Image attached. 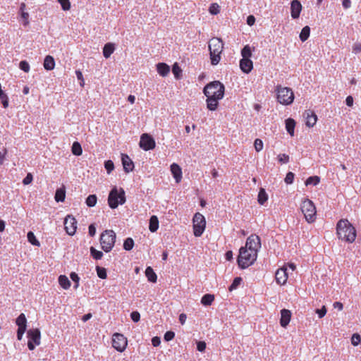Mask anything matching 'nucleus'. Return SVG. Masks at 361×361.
<instances>
[{
	"label": "nucleus",
	"mask_w": 361,
	"mask_h": 361,
	"mask_svg": "<svg viewBox=\"0 0 361 361\" xmlns=\"http://www.w3.org/2000/svg\"><path fill=\"white\" fill-rule=\"evenodd\" d=\"M97 201V197L95 195H90L86 199V204L88 207H94Z\"/></svg>",
	"instance_id": "obj_41"
},
{
	"label": "nucleus",
	"mask_w": 361,
	"mask_h": 361,
	"mask_svg": "<svg viewBox=\"0 0 361 361\" xmlns=\"http://www.w3.org/2000/svg\"><path fill=\"white\" fill-rule=\"evenodd\" d=\"M224 85L219 81L209 82L203 90L206 97H217V99H222L224 97Z\"/></svg>",
	"instance_id": "obj_6"
},
{
	"label": "nucleus",
	"mask_w": 361,
	"mask_h": 361,
	"mask_svg": "<svg viewBox=\"0 0 361 361\" xmlns=\"http://www.w3.org/2000/svg\"><path fill=\"white\" fill-rule=\"evenodd\" d=\"M7 153L8 150L6 147L3 149L2 152H0V165L4 164Z\"/></svg>",
	"instance_id": "obj_58"
},
{
	"label": "nucleus",
	"mask_w": 361,
	"mask_h": 361,
	"mask_svg": "<svg viewBox=\"0 0 361 361\" xmlns=\"http://www.w3.org/2000/svg\"><path fill=\"white\" fill-rule=\"evenodd\" d=\"M75 74H76L77 78L80 81V86L83 87L85 85V80H84L82 72L80 71H76Z\"/></svg>",
	"instance_id": "obj_56"
},
{
	"label": "nucleus",
	"mask_w": 361,
	"mask_h": 361,
	"mask_svg": "<svg viewBox=\"0 0 361 361\" xmlns=\"http://www.w3.org/2000/svg\"><path fill=\"white\" fill-rule=\"evenodd\" d=\"M206 228L204 216L200 212L195 214L192 218L193 234L195 237H200Z\"/></svg>",
	"instance_id": "obj_9"
},
{
	"label": "nucleus",
	"mask_w": 361,
	"mask_h": 361,
	"mask_svg": "<svg viewBox=\"0 0 361 361\" xmlns=\"http://www.w3.org/2000/svg\"><path fill=\"white\" fill-rule=\"evenodd\" d=\"M115 50V46L113 43H106L103 48V55L104 58L108 59L114 53Z\"/></svg>",
	"instance_id": "obj_25"
},
{
	"label": "nucleus",
	"mask_w": 361,
	"mask_h": 361,
	"mask_svg": "<svg viewBox=\"0 0 361 361\" xmlns=\"http://www.w3.org/2000/svg\"><path fill=\"white\" fill-rule=\"evenodd\" d=\"M209 50L212 65H217L221 61V55L224 50V42L221 39L218 37L211 39L209 42Z\"/></svg>",
	"instance_id": "obj_2"
},
{
	"label": "nucleus",
	"mask_w": 361,
	"mask_h": 361,
	"mask_svg": "<svg viewBox=\"0 0 361 361\" xmlns=\"http://www.w3.org/2000/svg\"><path fill=\"white\" fill-rule=\"evenodd\" d=\"M16 325L18 326V329H26L27 327V319L25 314L21 313L16 320Z\"/></svg>",
	"instance_id": "obj_26"
},
{
	"label": "nucleus",
	"mask_w": 361,
	"mask_h": 361,
	"mask_svg": "<svg viewBox=\"0 0 361 361\" xmlns=\"http://www.w3.org/2000/svg\"><path fill=\"white\" fill-rule=\"evenodd\" d=\"M268 200V195L264 188H261L258 193L257 200L259 204L263 205Z\"/></svg>",
	"instance_id": "obj_34"
},
{
	"label": "nucleus",
	"mask_w": 361,
	"mask_h": 361,
	"mask_svg": "<svg viewBox=\"0 0 361 361\" xmlns=\"http://www.w3.org/2000/svg\"><path fill=\"white\" fill-rule=\"evenodd\" d=\"M128 345L127 338L121 334L115 333L112 337V346L118 352H123Z\"/></svg>",
	"instance_id": "obj_11"
},
{
	"label": "nucleus",
	"mask_w": 361,
	"mask_h": 361,
	"mask_svg": "<svg viewBox=\"0 0 361 361\" xmlns=\"http://www.w3.org/2000/svg\"><path fill=\"white\" fill-rule=\"evenodd\" d=\"M59 285L65 290H67L71 286V281L65 275H60L59 277Z\"/></svg>",
	"instance_id": "obj_32"
},
{
	"label": "nucleus",
	"mask_w": 361,
	"mask_h": 361,
	"mask_svg": "<svg viewBox=\"0 0 361 361\" xmlns=\"http://www.w3.org/2000/svg\"><path fill=\"white\" fill-rule=\"evenodd\" d=\"M294 173H292V172H288L287 173L286 176V178H285V182L287 183V184H291L293 183V180H294Z\"/></svg>",
	"instance_id": "obj_53"
},
{
	"label": "nucleus",
	"mask_w": 361,
	"mask_h": 361,
	"mask_svg": "<svg viewBox=\"0 0 361 361\" xmlns=\"http://www.w3.org/2000/svg\"><path fill=\"white\" fill-rule=\"evenodd\" d=\"M43 66L45 70L52 71L55 67V61L53 56L47 55L45 56Z\"/></svg>",
	"instance_id": "obj_24"
},
{
	"label": "nucleus",
	"mask_w": 361,
	"mask_h": 361,
	"mask_svg": "<svg viewBox=\"0 0 361 361\" xmlns=\"http://www.w3.org/2000/svg\"><path fill=\"white\" fill-rule=\"evenodd\" d=\"M63 10L68 11L71 8V3L69 0H58Z\"/></svg>",
	"instance_id": "obj_51"
},
{
	"label": "nucleus",
	"mask_w": 361,
	"mask_h": 361,
	"mask_svg": "<svg viewBox=\"0 0 361 361\" xmlns=\"http://www.w3.org/2000/svg\"><path fill=\"white\" fill-rule=\"evenodd\" d=\"M157 71L161 76L166 77L170 72V67L165 63H159L157 64Z\"/></svg>",
	"instance_id": "obj_23"
},
{
	"label": "nucleus",
	"mask_w": 361,
	"mask_h": 361,
	"mask_svg": "<svg viewBox=\"0 0 361 361\" xmlns=\"http://www.w3.org/2000/svg\"><path fill=\"white\" fill-rule=\"evenodd\" d=\"M310 35V27L307 25L305 26L300 33V39L302 42L306 41Z\"/></svg>",
	"instance_id": "obj_35"
},
{
	"label": "nucleus",
	"mask_w": 361,
	"mask_h": 361,
	"mask_svg": "<svg viewBox=\"0 0 361 361\" xmlns=\"http://www.w3.org/2000/svg\"><path fill=\"white\" fill-rule=\"evenodd\" d=\"M130 317L133 322H137L140 319V314L138 312L134 311L130 314Z\"/></svg>",
	"instance_id": "obj_57"
},
{
	"label": "nucleus",
	"mask_w": 361,
	"mask_h": 361,
	"mask_svg": "<svg viewBox=\"0 0 361 361\" xmlns=\"http://www.w3.org/2000/svg\"><path fill=\"white\" fill-rule=\"evenodd\" d=\"M20 68L25 73L30 71V65L26 61H21L19 63Z\"/></svg>",
	"instance_id": "obj_50"
},
{
	"label": "nucleus",
	"mask_w": 361,
	"mask_h": 361,
	"mask_svg": "<svg viewBox=\"0 0 361 361\" xmlns=\"http://www.w3.org/2000/svg\"><path fill=\"white\" fill-rule=\"evenodd\" d=\"M88 233H89V235L91 236V237H93L95 235V233H96V228L94 226V225L93 224H90L89 226V228H88Z\"/></svg>",
	"instance_id": "obj_60"
},
{
	"label": "nucleus",
	"mask_w": 361,
	"mask_h": 361,
	"mask_svg": "<svg viewBox=\"0 0 361 361\" xmlns=\"http://www.w3.org/2000/svg\"><path fill=\"white\" fill-rule=\"evenodd\" d=\"M242 281V279L240 277H236L233 279V283L229 286L228 290L232 291L238 288V286L240 284Z\"/></svg>",
	"instance_id": "obj_45"
},
{
	"label": "nucleus",
	"mask_w": 361,
	"mask_h": 361,
	"mask_svg": "<svg viewBox=\"0 0 361 361\" xmlns=\"http://www.w3.org/2000/svg\"><path fill=\"white\" fill-rule=\"evenodd\" d=\"M66 197V190L65 187L58 188L56 191L54 199L56 202H63Z\"/></svg>",
	"instance_id": "obj_30"
},
{
	"label": "nucleus",
	"mask_w": 361,
	"mask_h": 361,
	"mask_svg": "<svg viewBox=\"0 0 361 361\" xmlns=\"http://www.w3.org/2000/svg\"><path fill=\"white\" fill-rule=\"evenodd\" d=\"M305 116L306 118V125L308 127H313L316 124L317 116L314 112L311 110H307L305 113Z\"/></svg>",
	"instance_id": "obj_20"
},
{
	"label": "nucleus",
	"mask_w": 361,
	"mask_h": 361,
	"mask_svg": "<svg viewBox=\"0 0 361 361\" xmlns=\"http://www.w3.org/2000/svg\"><path fill=\"white\" fill-rule=\"evenodd\" d=\"M295 127V121L293 118L286 120V129L290 136L294 135V129Z\"/></svg>",
	"instance_id": "obj_27"
},
{
	"label": "nucleus",
	"mask_w": 361,
	"mask_h": 361,
	"mask_svg": "<svg viewBox=\"0 0 361 361\" xmlns=\"http://www.w3.org/2000/svg\"><path fill=\"white\" fill-rule=\"evenodd\" d=\"M209 11L211 14L216 15L220 12V7L216 3H213L210 5Z\"/></svg>",
	"instance_id": "obj_46"
},
{
	"label": "nucleus",
	"mask_w": 361,
	"mask_h": 361,
	"mask_svg": "<svg viewBox=\"0 0 361 361\" xmlns=\"http://www.w3.org/2000/svg\"><path fill=\"white\" fill-rule=\"evenodd\" d=\"M70 277L75 283H79L80 278L75 272H71L70 274Z\"/></svg>",
	"instance_id": "obj_63"
},
{
	"label": "nucleus",
	"mask_w": 361,
	"mask_h": 361,
	"mask_svg": "<svg viewBox=\"0 0 361 361\" xmlns=\"http://www.w3.org/2000/svg\"><path fill=\"white\" fill-rule=\"evenodd\" d=\"M26 329H18L17 330V338L18 341H20L23 338V336L24 334V333L25 332Z\"/></svg>",
	"instance_id": "obj_64"
},
{
	"label": "nucleus",
	"mask_w": 361,
	"mask_h": 361,
	"mask_svg": "<svg viewBox=\"0 0 361 361\" xmlns=\"http://www.w3.org/2000/svg\"><path fill=\"white\" fill-rule=\"evenodd\" d=\"M300 209L306 221L308 223H313L316 220L317 210L313 202L309 199H305L302 202Z\"/></svg>",
	"instance_id": "obj_7"
},
{
	"label": "nucleus",
	"mask_w": 361,
	"mask_h": 361,
	"mask_svg": "<svg viewBox=\"0 0 361 361\" xmlns=\"http://www.w3.org/2000/svg\"><path fill=\"white\" fill-rule=\"evenodd\" d=\"M139 145L145 151L153 149L156 146L154 138L147 133L141 135Z\"/></svg>",
	"instance_id": "obj_12"
},
{
	"label": "nucleus",
	"mask_w": 361,
	"mask_h": 361,
	"mask_svg": "<svg viewBox=\"0 0 361 361\" xmlns=\"http://www.w3.org/2000/svg\"><path fill=\"white\" fill-rule=\"evenodd\" d=\"M245 247L250 250H253L257 253L261 247L260 238L257 235L252 234L250 235L246 240Z\"/></svg>",
	"instance_id": "obj_14"
},
{
	"label": "nucleus",
	"mask_w": 361,
	"mask_h": 361,
	"mask_svg": "<svg viewBox=\"0 0 361 361\" xmlns=\"http://www.w3.org/2000/svg\"><path fill=\"white\" fill-rule=\"evenodd\" d=\"M64 228L69 235H73L77 229V221L71 215H68L64 220Z\"/></svg>",
	"instance_id": "obj_13"
},
{
	"label": "nucleus",
	"mask_w": 361,
	"mask_h": 361,
	"mask_svg": "<svg viewBox=\"0 0 361 361\" xmlns=\"http://www.w3.org/2000/svg\"><path fill=\"white\" fill-rule=\"evenodd\" d=\"M277 100L283 105H289L294 100V94L293 90L286 87L278 85L276 87Z\"/></svg>",
	"instance_id": "obj_8"
},
{
	"label": "nucleus",
	"mask_w": 361,
	"mask_h": 361,
	"mask_svg": "<svg viewBox=\"0 0 361 361\" xmlns=\"http://www.w3.org/2000/svg\"><path fill=\"white\" fill-rule=\"evenodd\" d=\"M263 146H264L263 142H262V140L261 139L257 138L255 140L254 147H255V150L257 152H259L262 150Z\"/></svg>",
	"instance_id": "obj_48"
},
{
	"label": "nucleus",
	"mask_w": 361,
	"mask_h": 361,
	"mask_svg": "<svg viewBox=\"0 0 361 361\" xmlns=\"http://www.w3.org/2000/svg\"><path fill=\"white\" fill-rule=\"evenodd\" d=\"M104 166L109 173H111V171H113L114 169V163L111 160L105 161Z\"/></svg>",
	"instance_id": "obj_52"
},
{
	"label": "nucleus",
	"mask_w": 361,
	"mask_h": 361,
	"mask_svg": "<svg viewBox=\"0 0 361 361\" xmlns=\"http://www.w3.org/2000/svg\"><path fill=\"white\" fill-rule=\"evenodd\" d=\"M277 159H278L279 163L281 164H287L290 161V157L286 154H279Z\"/></svg>",
	"instance_id": "obj_47"
},
{
	"label": "nucleus",
	"mask_w": 361,
	"mask_h": 361,
	"mask_svg": "<svg viewBox=\"0 0 361 361\" xmlns=\"http://www.w3.org/2000/svg\"><path fill=\"white\" fill-rule=\"evenodd\" d=\"M241 55L243 59H250L252 56V50L248 44L242 49Z\"/></svg>",
	"instance_id": "obj_37"
},
{
	"label": "nucleus",
	"mask_w": 361,
	"mask_h": 361,
	"mask_svg": "<svg viewBox=\"0 0 361 361\" xmlns=\"http://www.w3.org/2000/svg\"><path fill=\"white\" fill-rule=\"evenodd\" d=\"M90 254H91V256L94 259H101L103 257V252L102 251H99L97 250H96L94 247H90Z\"/></svg>",
	"instance_id": "obj_39"
},
{
	"label": "nucleus",
	"mask_w": 361,
	"mask_h": 361,
	"mask_svg": "<svg viewBox=\"0 0 361 361\" xmlns=\"http://www.w3.org/2000/svg\"><path fill=\"white\" fill-rule=\"evenodd\" d=\"M319 181H320V178L319 176H310L306 180L305 185H317L319 183Z\"/></svg>",
	"instance_id": "obj_43"
},
{
	"label": "nucleus",
	"mask_w": 361,
	"mask_h": 361,
	"mask_svg": "<svg viewBox=\"0 0 361 361\" xmlns=\"http://www.w3.org/2000/svg\"><path fill=\"white\" fill-rule=\"evenodd\" d=\"M97 274L99 278L105 279L107 277L106 269L104 267L97 266L96 267Z\"/></svg>",
	"instance_id": "obj_44"
},
{
	"label": "nucleus",
	"mask_w": 361,
	"mask_h": 361,
	"mask_svg": "<svg viewBox=\"0 0 361 361\" xmlns=\"http://www.w3.org/2000/svg\"><path fill=\"white\" fill-rule=\"evenodd\" d=\"M27 336L28 338L27 347L29 350H33L36 345L41 343V333L39 329H32L27 331Z\"/></svg>",
	"instance_id": "obj_10"
},
{
	"label": "nucleus",
	"mask_w": 361,
	"mask_h": 361,
	"mask_svg": "<svg viewBox=\"0 0 361 361\" xmlns=\"http://www.w3.org/2000/svg\"><path fill=\"white\" fill-rule=\"evenodd\" d=\"M126 202V193L122 188L118 189L114 187L110 191L108 197V204L111 209H116L119 204Z\"/></svg>",
	"instance_id": "obj_4"
},
{
	"label": "nucleus",
	"mask_w": 361,
	"mask_h": 361,
	"mask_svg": "<svg viewBox=\"0 0 361 361\" xmlns=\"http://www.w3.org/2000/svg\"><path fill=\"white\" fill-rule=\"evenodd\" d=\"M326 308L325 306H323L321 309H317L316 313L318 314L319 318H322L326 314Z\"/></svg>",
	"instance_id": "obj_55"
},
{
	"label": "nucleus",
	"mask_w": 361,
	"mask_h": 361,
	"mask_svg": "<svg viewBox=\"0 0 361 361\" xmlns=\"http://www.w3.org/2000/svg\"><path fill=\"white\" fill-rule=\"evenodd\" d=\"M121 161L123 166V169L126 173H128L133 170V162L127 154H122Z\"/></svg>",
	"instance_id": "obj_21"
},
{
	"label": "nucleus",
	"mask_w": 361,
	"mask_h": 361,
	"mask_svg": "<svg viewBox=\"0 0 361 361\" xmlns=\"http://www.w3.org/2000/svg\"><path fill=\"white\" fill-rule=\"evenodd\" d=\"M302 6L298 0H293L290 3V15L293 19L300 17Z\"/></svg>",
	"instance_id": "obj_15"
},
{
	"label": "nucleus",
	"mask_w": 361,
	"mask_h": 361,
	"mask_svg": "<svg viewBox=\"0 0 361 361\" xmlns=\"http://www.w3.org/2000/svg\"><path fill=\"white\" fill-rule=\"evenodd\" d=\"M161 343L160 338L158 336H154L152 339V344L153 346L157 347L159 346Z\"/></svg>",
	"instance_id": "obj_62"
},
{
	"label": "nucleus",
	"mask_w": 361,
	"mask_h": 361,
	"mask_svg": "<svg viewBox=\"0 0 361 361\" xmlns=\"http://www.w3.org/2000/svg\"><path fill=\"white\" fill-rule=\"evenodd\" d=\"M171 172L175 178L176 183H179L182 179V169L180 166L176 163L171 165Z\"/></svg>",
	"instance_id": "obj_19"
},
{
	"label": "nucleus",
	"mask_w": 361,
	"mask_h": 361,
	"mask_svg": "<svg viewBox=\"0 0 361 361\" xmlns=\"http://www.w3.org/2000/svg\"><path fill=\"white\" fill-rule=\"evenodd\" d=\"M291 312L287 309H283L281 310V318L280 324L282 327L286 328L291 319Z\"/></svg>",
	"instance_id": "obj_17"
},
{
	"label": "nucleus",
	"mask_w": 361,
	"mask_h": 361,
	"mask_svg": "<svg viewBox=\"0 0 361 361\" xmlns=\"http://www.w3.org/2000/svg\"><path fill=\"white\" fill-rule=\"evenodd\" d=\"M240 68L245 73H249L253 68V63L250 59H242L240 61Z\"/></svg>",
	"instance_id": "obj_18"
},
{
	"label": "nucleus",
	"mask_w": 361,
	"mask_h": 361,
	"mask_svg": "<svg viewBox=\"0 0 361 361\" xmlns=\"http://www.w3.org/2000/svg\"><path fill=\"white\" fill-rule=\"evenodd\" d=\"M145 275L149 281L152 283H155L157 281V276L152 267H148L146 269Z\"/></svg>",
	"instance_id": "obj_31"
},
{
	"label": "nucleus",
	"mask_w": 361,
	"mask_h": 361,
	"mask_svg": "<svg viewBox=\"0 0 361 361\" xmlns=\"http://www.w3.org/2000/svg\"><path fill=\"white\" fill-rule=\"evenodd\" d=\"M214 300V295L212 294H205L201 298V303L204 306H209L212 304Z\"/></svg>",
	"instance_id": "obj_33"
},
{
	"label": "nucleus",
	"mask_w": 361,
	"mask_h": 361,
	"mask_svg": "<svg viewBox=\"0 0 361 361\" xmlns=\"http://www.w3.org/2000/svg\"><path fill=\"white\" fill-rule=\"evenodd\" d=\"M32 180H33V176L30 173H29L27 174L25 178L23 180V183L24 185H28L32 183Z\"/></svg>",
	"instance_id": "obj_59"
},
{
	"label": "nucleus",
	"mask_w": 361,
	"mask_h": 361,
	"mask_svg": "<svg viewBox=\"0 0 361 361\" xmlns=\"http://www.w3.org/2000/svg\"><path fill=\"white\" fill-rule=\"evenodd\" d=\"M27 240L33 245H35V246L40 245L39 242L37 240L35 234L32 231H29L27 233Z\"/></svg>",
	"instance_id": "obj_40"
},
{
	"label": "nucleus",
	"mask_w": 361,
	"mask_h": 361,
	"mask_svg": "<svg viewBox=\"0 0 361 361\" xmlns=\"http://www.w3.org/2000/svg\"><path fill=\"white\" fill-rule=\"evenodd\" d=\"M206 348V343L204 341H199L197 344V349L200 351L203 352Z\"/></svg>",
	"instance_id": "obj_61"
},
{
	"label": "nucleus",
	"mask_w": 361,
	"mask_h": 361,
	"mask_svg": "<svg viewBox=\"0 0 361 361\" xmlns=\"http://www.w3.org/2000/svg\"><path fill=\"white\" fill-rule=\"evenodd\" d=\"M134 246V240L131 238H128L124 240L123 248L126 250H131Z\"/></svg>",
	"instance_id": "obj_42"
},
{
	"label": "nucleus",
	"mask_w": 361,
	"mask_h": 361,
	"mask_svg": "<svg viewBox=\"0 0 361 361\" xmlns=\"http://www.w3.org/2000/svg\"><path fill=\"white\" fill-rule=\"evenodd\" d=\"M116 239V233L113 230H105L100 235L99 242L102 249L109 252L114 247Z\"/></svg>",
	"instance_id": "obj_5"
},
{
	"label": "nucleus",
	"mask_w": 361,
	"mask_h": 361,
	"mask_svg": "<svg viewBox=\"0 0 361 361\" xmlns=\"http://www.w3.org/2000/svg\"><path fill=\"white\" fill-rule=\"evenodd\" d=\"M72 153L76 156H80L82 153L81 145L79 142H75L72 145Z\"/></svg>",
	"instance_id": "obj_36"
},
{
	"label": "nucleus",
	"mask_w": 361,
	"mask_h": 361,
	"mask_svg": "<svg viewBox=\"0 0 361 361\" xmlns=\"http://www.w3.org/2000/svg\"><path fill=\"white\" fill-rule=\"evenodd\" d=\"M25 4L21 3L20 6V16L23 19V25L27 26L29 24V13L25 11Z\"/></svg>",
	"instance_id": "obj_28"
},
{
	"label": "nucleus",
	"mask_w": 361,
	"mask_h": 361,
	"mask_svg": "<svg viewBox=\"0 0 361 361\" xmlns=\"http://www.w3.org/2000/svg\"><path fill=\"white\" fill-rule=\"evenodd\" d=\"M159 228V220L157 216L153 215L149 219V229L151 232H156Z\"/></svg>",
	"instance_id": "obj_29"
},
{
	"label": "nucleus",
	"mask_w": 361,
	"mask_h": 361,
	"mask_svg": "<svg viewBox=\"0 0 361 361\" xmlns=\"http://www.w3.org/2000/svg\"><path fill=\"white\" fill-rule=\"evenodd\" d=\"M175 336V333L171 331H166L164 334V340L166 341H171Z\"/></svg>",
	"instance_id": "obj_54"
},
{
	"label": "nucleus",
	"mask_w": 361,
	"mask_h": 361,
	"mask_svg": "<svg viewBox=\"0 0 361 361\" xmlns=\"http://www.w3.org/2000/svg\"><path fill=\"white\" fill-rule=\"evenodd\" d=\"M257 254L256 251L250 250L247 247H242L239 250V255L237 259L238 266L241 269L247 268L252 265L257 259Z\"/></svg>",
	"instance_id": "obj_3"
},
{
	"label": "nucleus",
	"mask_w": 361,
	"mask_h": 361,
	"mask_svg": "<svg viewBox=\"0 0 361 361\" xmlns=\"http://www.w3.org/2000/svg\"><path fill=\"white\" fill-rule=\"evenodd\" d=\"M172 72L176 79H180L182 76V69L179 67L177 63H175L172 66Z\"/></svg>",
	"instance_id": "obj_38"
},
{
	"label": "nucleus",
	"mask_w": 361,
	"mask_h": 361,
	"mask_svg": "<svg viewBox=\"0 0 361 361\" xmlns=\"http://www.w3.org/2000/svg\"><path fill=\"white\" fill-rule=\"evenodd\" d=\"M336 235L339 240L353 243L356 239L357 231L348 219H343L336 224Z\"/></svg>",
	"instance_id": "obj_1"
},
{
	"label": "nucleus",
	"mask_w": 361,
	"mask_h": 361,
	"mask_svg": "<svg viewBox=\"0 0 361 361\" xmlns=\"http://www.w3.org/2000/svg\"><path fill=\"white\" fill-rule=\"evenodd\" d=\"M275 279L276 283L279 285H284L288 279V274L286 271V268L283 267L279 269L275 274Z\"/></svg>",
	"instance_id": "obj_16"
},
{
	"label": "nucleus",
	"mask_w": 361,
	"mask_h": 361,
	"mask_svg": "<svg viewBox=\"0 0 361 361\" xmlns=\"http://www.w3.org/2000/svg\"><path fill=\"white\" fill-rule=\"evenodd\" d=\"M361 342L360 336L357 334H354L351 338V343L353 345L357 346Z\"/></svg>",
	"instance_id": "obj_49"
},
{
	"label": "nucleus",
	"mask_w": 361,
	"mask_h": 361,
	"mask_svg": "<svg viewBox=\"0 0 361 361\" xmlns=\"http://www.w3.org/2000/svg\"><path fill=\"white\" fill-rule=\"evenodd\" d=\"M221 99H217V97H207V106L208 109L210 111H215L219 105V100Z\"/></svg>",
	"instance_id": "obj_22"
}]
</instances>
